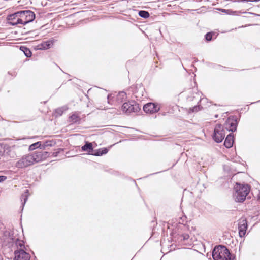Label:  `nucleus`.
<instances>
[{"instance_id": "nucleus-3", "label": "nucleus", "mask_w": 260, "mask_h": 260, "mask_svg": "<svg viewBox=\"0 0 260 260\" xmlns=\"http://www.w3.org/2000/svg\"><path fill=\"white\" fill-rule=\"evenodd\" d=\"M17 249L14 251V260H29L30 254L25 250L24 242L17 239L15 241Z\"/></svg>"}, {"instance_id": "nucleus-4", "label": "nucleus", "mask_w": 260, "mask_h": 260, "mask_svg": "<svg viewBox=\"0 0 260 260\" xmlns=\"http://www.w3.org/2000/svg\"><path fill=\"white\" fill-rule=\"evenodd\" d=\"M20 12V19L18 21L20 22V24L25 25L32 22L36 18L35 14L30 10H21Z\"/></svg>"}, {"instance_id": "nucleus-29", "label": "nucleus", "mask_w": 260, "mask_h": 260, "mask_svg": "<svg viewBox=\"0 0 260 260\" xmlns=\"http://www.w3.org/2000/svg\"><path fill=\"white\" fill-rule=\"evenodd\" d=\"M202 108V107H201L200 105H196V106H194V107H193L191 109H190V110L192 112H196L200 111Z\"/></svg>"}, {"instance_id": "nucleus-34", "label": "nucleus", "mask_w": 260, "mask_h": 260, "mask_svg": "<svg viewBox=\"0 0 260 260\" xmlns=\"http://www.w3.org/2000/svg\"><path fill=\"white\" fill-rule=\"evenodd\" d=\"M8 74L9 75H11L13 77H15L16 76V75H17V73H16V72L15 71H13V72L9 71L8 72Z\"/></svg>"}, {"instance_id": "nucleus-19", "label": "nucleus", "mask_w": 260, "mask_h": 260, "mask_svg": "<svg viewBox=\"0 0 260 260\" xmlns=\"http://www.w3.org/2000/svg\"><path fill=\"white\" fill-rule=\"evenodd\" d=\"M81 121V118L80 116L76 113L73 114L71 116H70L69 118V122L74 124H79Z\"/></svg>"}, {"instance_id": "nucleus-28", "label": "nucleus", "mask_w": 260, "mask_h": 260, "mask_svg": "<svg viewBox=\"0 0 260 260\" xmlns=\"http://www.w3.org/2000/svg\"><path fill=\"white\" fill-rule=\"evenodd\" d=\"M42 160L45 159L49 156V153L46 151H43L40 150Z\"/></svg>"}, {"instance_id": "nucleus-5", "label": "nucleus", "mask_w": 260, "mask_h": 260, "mask_svg": "<svg viewBox=\"0 0 260 260\" xmlns=\"http://www.w3.org/2000/svg\"><path fill=\"white\" fill-rule=\"evenodd\" d=\"M1 242L3 246L10 247L15 245V241L17 239L14 238L12 233L10 231H5L1 237Z\"/></svg>"}, {"instance_id": "nucleus-17", "label": "nucleus", "mask_w": 260, "mask_h": 260, "mask_svg": "<svg viewBox=\"0 0 260 260\" xmlns=\"http://www.w3.org/2000/svg\"><path fill=\"white\" fill-rule=\"evenodd\" d=\"M81 150L83 151H88V153L90 154L93 151V147L92 143L86 142L85 144L82 146Z\"/></svg>"}, {"instance_id": "nucleus-1", "label": "nucleus", "mask_w": 260, "mask_h": 260, "mask_svg": "<svg viewBox=\"0 0 260 260\" xmlns=\"http://www.w3.org/2000/svg\"><path fill=\"white\" fill-rule=\"evenodd\" d=\"M234 189L235 192L233 194V198L236 202H243L246 199L250 191L249 186L247 184H241L236 183Z\"/></svg>"}, {"instance_id": "nucleus-8", "label": "nucleus", "mask_w": 260, "mask_h": 260, "mask_svg": "<svg viewBox=\"0 0 260 260\" xmlns=\"http://www.w3.org/2000/svg\"><path fill=\"white\" fill-rule=\"evenodd\" d=\"M34 164V159L31 154L24 155L16 163V167L18 168H23Z\"/></svg>"}, {"instance_id": "nucleus-24", "label": "nucleus", "mask_w": 260, "mask_h": 260, "mask_svg": "<svg viewBox=\"0 0 260 260\" xmlns=\"http://www.w3.org/2000/svg\"><path fill=\"white\" fill-rule=\"evenodd\" d=\"M41 146V142L39 141L31 144L29 147V150L30 151H32L38 148H39L40 149Z\"/></svg>"}, {"instance_id": "nucleus-23", "label": "nucleus", "mask_w": 260, "mask_h": 260, "mask_svg": "<svg viewBox=\"0 0 260 260\" xmlns=\"http://www.w3.org/2000/svg\"><path fill=\"white\" fill-rule=\"evenodd\" d=\"M55 143L53 141H46L43 144L41 143V146L40 147V149H45L46 147L48 146H53Z\"/></svg>"}, {"instance_id": "nucleus-12", "label": "nucleus", "mask_w": 260, "mask_h": 260, "mask_svg": "<svg viewBox=\"0 0 260 260\" xmlns=\"http://www.w3.org/2000/svg\"><path fill=\"white\" fill-rule=\"evenodd\" d=\"M20 12L19 11L8 15L7 19L8 21V23L12 26H15L20 24V22L17 21L18 19H20Z\"/></svg>"}, {"instance_id": "nucleus-22", "label": "nucleus", "mask_w": 260, "mask_h": 260, "mask_svg": "<svg viewBox=\"0 0 260 260\" xmlns=\"http://www.w3.org/2000/svg\"><path fill=\"white\" fill-rule=\"evenodd\" d=\"M20 50L24 53L27 57H30L31 56L32 53L30 50L26 47L21 46L20 47Z\"/></svg>"}, {"instance_id": "nucleus-33", "label": "nucleus", "mask_w": 260, "mask_h": 260, "mask_svg": "<svg viewBox=\"0 0 260 260\" xmlns=\"http://www.w3.org/2000/svg\"><path fill=\"white\" fill-rule=\"evenodd\" d=\"M113 97L112 96L111 94H109L107 96V99H108V102L109 104H112L111 99Z\"/></svg>"}, {"instance_id": "nucleus-32", "label": "nucleus", "mask_w": 260, "mask_h": 260, "mask_svg": "<svg viewBox=\"0 0 260 260\" xmlns=\"http://www.w3.org/2000/svg\"><path fill=\"white\" fill-rule=\"evenodd\" d=\"M199 96V95H198L197 93H196V95H195V96H188L187 97V100H188V101H193V99H194V98H196V96Z\"/></svg>"}, {"instance_id": "nucleus-11", "label": "nucleus", "mask_w": 260, "mask_h": 260, "mask_svg": "<svg viewBox=\"0 0 260 260\" xmlns=\"http://www.w3.org/2000/svg\"><path fill=\"white\" fill-rule=\"evenodd\" d=\"M182 226L184 227V225L183 224H179L178 225L177 228L173 229L172 232L170 234L173 238H177V239L180 242L187 240L189 238V235L187 233L181 234L177 233L178 229L181 228Z\"/></svg>"}, {"instance_id": "nucleus-27", "label": "nucleus", "mask_w": 260, "mask_h": 260, "mask_svg": "<svg viewBox=\"0 0 260 260\" xmlns=\"http://www.w3.org/2000/svg\"><path fill=\"white\" fill-rule=\"evenodd\" d=\"M214 34V33L213 32H207L205 35V38L206 39V40L208 42V41H210L212 40V37H213V35Z\"/></svg>"}, {"instance_id": "nucleus-2", "label": "nucleus", "mask_w": 260, "mask_h": 260, "mask_svg": "<svg viewBox=\"0 0 260 260\" xmlns=\"http://www.w3.org/2000/svg\"><path fill=\"white\" fill-rule=\"evenodd\" d=\"M214 260H231L232 255L228 249L223 245L214 247L212 252Z\"/></svg>"}, {"instance_id": "nucleus-31", "label": "nucleus", "mask_w": 260, "mask_h": 260, "mask_svg": "<svg viewBox=\"0 0 260 260\" xmlns=\"http://www.w3.org/2000/svg\"><path fill=\"white\" fill-rule=\"evenodd\" d=\"M220 11H221L222 12H223V13H226L227 14H230L231 12H232V11L231 10H226V9H219Z\"/></svg>"}, {"instance_id": "nucleus-18", "label": "nucleus", "mask_w": 260, "mask_h": 260, "mask_svg": "<svg viewBox=\"0 0 260 260\" xmlns=\"http://www.w3.org/2000/svg\"><path fill=\"white\" fill-rule=\"evenodd\" d=\"M108 152V149L107 148H100L96 150H94L92 153H90L91 155L94 156H101L104 154H106Z\"/></svg>"}, {"instance_id": "nucleus-16", "label": "nucleus", "mask_w": 260, "mask_h": 260, "mask_svg": "<svg viewBox=\"0 0 260 260\" xmlns=\"http://www.w3.org/2000/svg\"><path fill=\"white\" fill-rule=\"evenodd\" d=\"M127 99V94L124 91L119 92L116 95L115 102L117 104H120Z\"/></svg>"}, {"instance_id": "nucleus-35", "label": "nucleus", "mask_w": 260, "mask_h": 260, "mask_svg": "<svg viewBox=\"0 0 260 260\" xmlns=\"http://www.w3.org/2000/svg\"><path fill=\"white\" fill-rule=\"evenodd\" d=\"M7 177L6 176H0V183L5 181Z\"/></svg>"}, {"instance_id": "nucleus-25", "label": "nucleus", "mask_w": 260, "mask_h": 260, "mask_svg": "<svg viewBox=\"0 0 260 260\" xmlns=\"http://www.w3.org/2000/svg\"><path fill=\"white\" fill-rule=\"evenodd\" d=\"M139 15L144 18H147L150 16L149 12L145 10L139 11Z\"/></svg>"}, {"instance_id": "nucleus-15", "label": "nucleus", "mask_w": 260, "mask_h": 260, "mask_svg": "<svg viewBox=\"0 0 260 260\" xmlns=\"http://www.w3.org/2000/svg\"><path fill=\"white\" fill-rule=\"evenodd\" d=\"M234 142V135L233 133H230L227 135L224 142V145L226 148H230L233 146Z\"/></svg>"}, {"instance_id": "nucleus-36", "label": "nucleus", "mask_w": 260, "mask_h": 260, "mask_svg": "<svg viewBox=\"0 0 260 260\" xmlns=\"http://www.w3.org/2000/svg\"><path fill=\"white\" fill-rule=\"evenodd\" d=\"M250 13L251 14H253V15H254L255 16H259V15L256 14L254 13Z\"/></svg>"}, {"instance_id": "nucleus-13", "label": "nucleus", "mask_w": 260, "mask_h": 260, "mask_svg": "<svg viewBox=\"0 0 260 260\" xmlns=\"http://www.w3.org/2000/svg\"><path fill=\"white\" fill-rule=\"evenodd\" d=\"M247 222L246 219L241 218L238 224L239 235L240 237H243L246 233L247 229Z\"/></svg>"}, {"instance_id": "nucleus-9", "label": "nucleus", "mask_w": 260, "mask_h": 260, "mask_svg": "<svg viewBox=\"0 0 260 260\" xmlns=\"http://www.w3.org/2000/svg\"><path fill=\"white\" fill-rule=\"evenodd\" d=\"M161 106L154 103H148L143 106L144 111L148 114H153L159 111Z\"/></svg>"}, {"instance_id": "nucleus-7", "label": "nucleus", "mask_w": 260, "mask_h": 260, "mask_svg": "<svg viewBox=\"0 0 260 260\" xmlns=\"http://www.w3.org/2000/svg\"><path fill=\"white\" fill-rule=\"evenodd\" d=\"M139 105L134 101L124 102L121 107L123 112L130 114L132 112H137L140 110Z\"/></svg>"}, {"instance_id": "nucleus-30", "label": "nucleus", "mask_w": 260, "mask_h": 260, "mask_svg": "<svg viewBox=\"0 0 260 260\" xmlns=\"http://www.w3.org/2000/svg\"><path fill=\"white\" fill-rule=\"evenodd\" d=\"M260 1V0H234V2H257Z\"/></svg>"}, {"instance_id": "nucleus-20", "label": "nucleus", "mask_w": 260, "mask_h": 260, "mask_svg": "<svg viewBox=\"0 0 260 260\" xmlns=\"http://www.w3.org/2000/svg\"><path fill=\"white\" fill-rule=\"evenodd\" d=\"M32 159H34V163L42 161V157L41 155V152L40 151H36L33 153L31 154Z\"/></svg>"}, {"instance_id": "nucleus-37", "label": "nucleus", "mask_w": 260, "mask_h": 260, "mask_svg": "<svg viewBox=\"0 0 260 260\" xmlns=\"http://www.w3.org/2000/svg\"><path fill=\"white\" fill-rule=\"evenodd\" d=\"M204 100V99H200V102H201L202 100Z\"/></svg>"}, {"instance_id": "nucleus-10", "label": "nucleus", "mask_w": 260, "mask_h": 260, "mask_svg": "<svg viewBox=\"0 0 260 260\" xmlns=\"http://www.w3.org/2000/svg\"><path fill=\"white\" fill-rule=\"evenodd\" d=\"M237 125L238 121L236 119L228 118L223 126L224 131L234 132L237 130Z\"/></svg>"}, {"instance_id": "nucleus-21", "label": "nucleus", "mask_w": 260, "mask_h": 260, "mask_svg": "<svg viewBox=\"0 0 260 260\" xmlns=\"http://www.w3.org/2000/svg\"><path fill=\"white\" fill-rule=\"evenodd\" d=\"M28 194H29V190L28 189H26L25 191V192L24 194H22L21 196V199L22 201V210H23L24 206L27 201L28 197Z\"/></svg>"}, {"instance_id": "nucleus-14", "label": "nucleus", "mask_w": 260, "mask_h": 260, "mask_svg": "<svg viewBox=\"0 0 260 260\" xmlns=\"http://www.w3.org/2000/svg\"><path fill=\"white\" fill-rule=\"evenodd\" d=\"M54 42V40L53 38L47 40L46 41H43L38 45L35 46L34 48L36 50H47L50 48Z\"/></svg>"}, {"instance_id": "nucleus-6", "label": "nucleus", "mask_w": 260, "mask_h": 260, "mask_svg": "<svg viewBox=\"0 0 260 260\" xmlns=\"http://www.w3.org/2000/svg\"><path fill=\"white\" fill-rule=\"evenodd\" d=\"M225 136V133L223 125L221 124H216L212 135L214 141L218 143H220L224 139Z\"/></svg>"}, {"instance_id": "nucleus-26", "label": "nucleus", "mask_w": 260, "mask_h": 260, "mask_svg": "<svg viewBox=\"0 0 260 260\" xmlns=\"http://www.w3.org/2000/svg\"><path fill=\"white\" fill-rule=\"evenodd\" d=\"M66 110V108L64 107H61L57 108L55 110V114L56 116H61L64 111Z\"/></svg>"}]
</instances>
